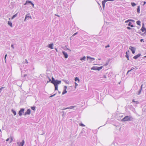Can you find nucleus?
<instances>
[{
  "label": "nucleus",
  "instance_id": "nucleus-1",
  "mask_svg": "<svg viewBox=\"0 0 146 146\" xmlns=\"http://www.w3.org/2000/svg\"><path fill=\"white\" fill-rule=\"evenodd\" d=\"M48 78L49 80V82H50L52 83L54 85L55 87V90H58V85L61 84V81L57 80H55L53 77H52V80L49 77H48Z\"/></svg>",
  "mask_w": 146,
  "mask_h": 146
},
{
  "label": "nucleus",
  "instance_id": "nucleus-2",
  "mask_svg": "<svg viewBox=\"0 0 146 146\" xmlns=\"http://www.w3.org/2000/svg\"><path fill=\"white\" fill-rule=\"evenodd\" d=\"M133 118L130 116H126L121 119L122 121H130L132 120Z\"/></svg>",
  "mask_w": 146,
  "mask_h": 146
},
{
  "label": "nucleus",
  "instance_id": "nucleus-3",
  "mask_svg": "<svg viewBox=\"0 0 146 146\" xmlns=\"http://www.w3.org/2000/svg\"><path fill=\"white\" fill-rule=\"evenodd\" d=\"M114 0H104L102 1V4L103 9L104 10L106 3L107 1H113Z\"/></svg>",
  "mask_w": 146,
  "mask_h": 146
},
{
  "label": "nucleus",
  "instance_id": "nucleus-4",
  "mask_svg": "<svg viewBox=\"0 0 146 146\" xmlns=\"http://www.w3.org/2000/svg\"><path fill=\"white\" fill-rule=\"evenodd\" d=\"M24 110L25 109L24 108H22L18 112V114L20 116H21L22 114L24 113Z\"/></svg>",
  "mask_w": 146,
  "mask_h": 146
},
{
  "label": "nucleus",
  "instance_id": "nucleus-5",
  "mask_svg": "<svg viewBox=\"0 0 146 146\" xmlns=\"http://www.w3.org/2000/svg\"><path fill=\"white\" fill-rule=\"evenodd\" d=\"M87 60H90L89 61V62H91L92 61L95 60V59L93 58H92L88 56H87Z\"/></svg>",
  "mask_w": 146,
  "mask_h": 146
},
{
  "label": "nucleus",
  "instance_id": "nucleus-6",
  "mask_svg": "<svg viewBox=\"0 0 146 146\" xmlns=\"http://www.w3.org/2000/svg\"><path fill=\"white\" fill-rule=\"evenodd\" d=\"M17 144L19 146H23L25 144V141L23 140L21 142H17Z\"/></svg>",
  "mask_w": 146,
  "mask_h": 146
},
{
  "label": "nucleus",
  "instance_id": "nucleus-7",
  "mask_svg": "<svg viewBox=\"0 0 146 146\" xmlns=\"http://www.w3.org/2000/svg\"><path fill=\"white\" fill-rule=\"evenodd\" d=\"M144 25L143 23L142 27L141 28V31H142V32H144V31H145L144 33V34H146V29L144 27Z\"/></svg>",
  "mask_w": 146,
  "mask_h": 146
},
{
  "label": "nucleus",
  "instance_id": "nucleus-8",
  "mask_svg": "<svg viewBox=\"0 0 146 146\" xmlns=\"http://www.w3.org/2000/svg\"><path fill=\"white\" fill-rule=\"evenodd\" d=\"M30 114L31 110L29 109H28L27 110L26 112L25 113L24 115H30Z\"/></svg>",
  "mask_w": 146,
  "mask_h": 146
},
{
  "label": "nucleus",
  "instance_id": "nucleus-9",
  "mask_svg": "<svg viewBox=\"0 0 146 146\" xmlns=\"http://www.w3.org/2000/svg\"><path fill=\"white\" fill-rule=\"evenodd\" d=\"M62 53L64 55L65 58H66L68 57V55L66 52L64 51H62Z\"/></svg>",
  "mask_w": 146,
  "mask_h": 146
},
{
  "label": "nucleus",
  "instance_id": "nucleus-10",
  "mask_svg": "<svg viewBox=\"0 0 146 146\" xmlns=\"http://www.w3.org/2000/svg\"><path fill=\"white\" fill-rule=\"evenodd\" d=\"M141 55V54L140 53L138 54L137 55L134 56L133 58L135 59H137Z\"/></svg>",
  "mask_w": 146,
  "mask_h": 146
},
{
  "label": "nucleus",
  "instance_id": "nucleus-11",
  "mask_svg": "<svg viewBox=\"0 0 146 146\" xmlns=\"http://www.w3.org/2000/svg\"><path fill=\"white\" fill-rule=\"evenodd\" d=\"M131 48L130 49V48H129L131 49V50L132 52V53L133 54H134L135 53V49L134 47H131Z\"/></svg>",
  "mask_w": 146,
  "mask_h": 146
},
{
  "label": "nucleus",
  "instance_id": "nucleus-12",
  "mask_svg": "<svg viewBox=\"0 0 146 146\" xmlns=\"http://www.w3.org/2000/svg\"><path fill=\"white\" fill-rule=\"evenodd\" d=\"M32 2L31 1L27 0L26 1V3H25L24 5H28L29 4H31L32 3Z\"/></svg>",
  "mask_w": 146,
  "mask_h": 146
},
{
  "label": "nucleus",
  "instance_id": "nucleus-13",
  "mask_svg": "<svg viewBox=\"0 0 146 146\" xmlns=\"http://www.w3.org/2000/svg\"><path fill=\"white\" fill-rule=\"evenodd\" d=\"M53 44L52 43L49 44L48 45V47L49 48H51V49H53Z\"/></svg>",
  "mask_w": 146,
  "mask_h": 146
},
{
  "label": "nucleus",
  "instance_id": "nucleus-14",
  "mask_svg": "<svg viewBox=\"0 0 146 146\" xmlns=\"http://www.w3.org/2000/svg\"><path fill=\"white\" fill-rule=\"evenodd\" d=\"M103 67L102 66L100 67H98L96 66V70H100Z\"/></svg>",
  "mask_w": 146,
  "mask_h": 146
},
{
  "label": "nucleus",
  "instance_id": "nucleus-15",
  "mask_svg": "<svg viewBox=\"0 0 146 146\" xmlns=\"http://www.w3.org/2000/svg\"><path fill=\"white\" fill-rule=\"evenodd\" d=\"M8 24L9 25L10 27H12V23L11 21H8Z\"/></svg>",
  "mask_w": 146,
  "mask_h": 146
},
{
  "label": "nucleus",
  "instance_id": "nucleus-16",
  "mask_svg": "<svg viewBox=\"0 0 146 146\" xmlns=\"http://www.w3.org/2000/svg\"><path fill=\"white\" fill-rule=\"evenodd\" d=\"M11 111L12 112V113H13L14 115H16L17 114V113L13 109L11 110Z\"/></svg>",
  "mask_w": 146,
  "mask_h": 146
},
{
  "label": "nucleus",
  "instance_id": "nucleus-17",
  "mask_svg": "<svg viewBox=\"0 0 146 146\" xmlns=\"http://www.w3.org/2000/svg\"><path fill=\"white\" fill-rule=\"evenodd\" d=\"M129 50H128V51H127L126 52V55H125V57H128V56H129V55H128V54H129Z\"/></svg>",
  "mask_w": 146,
  "mask_h": 146
},
{
  "label": "nucleus",
  "instance_id": "nucleus-18",
  "mask_svg": "<svg viewBox=\"0 0 146 146\" xmlns=\"http://www.w3.org/2000/svg\"><path fill=\"white\" fill-rule=\"evenodd\" d=\"M130 21H132L133 22H135V21L134 20H131V19H129V20H127L126 21H125V23H127Z\"/></svg>",
  "mask_w": 146,
  "mask_h": 146
},
{
  "label": "nucleus",
  "instance_id": "nucleus-19",
  "mask_svg": "<svg viewBox=\"0 0 146 146\" xmlns=\"http://www.w3.org/2000/svg\"><path fill=\"white\" fill-rule=\"evenodd\" d=\"M17 14L18 13H16L14 15H13L12 17V18H11V19H14L15 17H16L17 15Z\"/></svg>",
  "mask_w": 146,
  "mask_h": 146
},
{
  "label": "nucleus",
  "instance_id": "nucleus-20",
  "mask_svg": "<svg viewBox=\"0 0 146 146\" xmlns=\"http://www.w3.org/2000/svg\"><path fill=\"white\" fill-rule=\"evenodd\" d=\"M140 6H138L137 9V11L138 13H140Z\"/></svg>",
  "mask_w": 146,
  "mask_h": 146
},
{
  "label": "nucleus",
  "instance_id": "nucleus-21",
  "mask_svg": "<svg viewBox=\"0 0 146 146\" xmlns=\"http://www.w3.org/2000/svg\"><path fill=\"white\" fill-rule=\"evenodd\" d=\"M96 66H93L92 67L91 69V70H96Z\"/></svg>",
  "mask_w": 146,
  "mask_h": 146
},
{
  "label": "nucleus",
  "instance_id": "nucleus-22",
  "mask_svg": "<svg viewBox=\"0 0 146 146\" xmlns=\"http://www.w3.org/2000/svg\"><path fill=\"white\" fill-rule=\"evenodd\" d=\"M136 23L137 25H141V21H137L136 22Z\"/></svg>",
  "mask_w": 146,
  "mask_h": 146
},
{
  "label": "nucleus",
  "instance_id": "nucleus-23",
  "mask_svg": "<svg viewBox=\"0 0 146 146\" xmlns=\"http://www.w3.org/2000/svg\"><path fill=\"white\" fill-rule=\"evenodd\" d=\"M86 57L85 56H84L83 57L81 58L80 60H85L86 59Z\"/></svg>",
  "mask_w": 146,
  "mask_h": 146
},
{
  "label": "nucleus",
  "instance_id": "nucleus-24",
  "mask_svg": "<svg viewBox=\"0 0 146 146\" xmlns=\"http://www.w3.org/2000/svg\"><path fill=\"white\" fill-rule=\"evenodd\" d=\"M67 92V91H66V90H64L63 91V92H62V94L64 95V94L66 93Z\"/></svg>",
  "mask_w": 146,
  "mask_h": 146
},
{
  "label": "nucleus",
  "instance_id": "nucleus-25",
  "mask_svg": "<svg viewBox=\"0 0 146 146\" xmlns=\"http://www.w3.org/2000/svg\"><path fill=\"white\" fill-rule=\"evenodd\" d=\"M76 107L75 106H70V107H68V109H72L74 107Z\"/></svg>",
  "mask_w": 146,
  "mask_h": 146
},
{
  "label": "nucleus",
  "instance_id": "nucleus-26",
  "mask_svg": "<svg viewBox=\"0 0 146 146\" xmlns=\"http://www.w3.org/2000/svg\"><path fill=\"white\" fill-rule=\"evenodd\" d=\"M131 4L132 6L133 7H134L136 5V4L134 3H131Z\"/></svg>",
  "mask_w": 146,
  "mask_h": 146
},
{
  "label": "nucleus",
  "instance_id": "nucleus-27",
  "mask_svg": "<svg viewBox=\"0 0 146 146\" xmlns=\"http://www.w3.org/2000/svg\"><path fill=\"white\" fill-rule=\"evenodd\" d=\"M74 80L76 82L77 81H79V80L78 77H76L75 78Z\"/></svg>",
  "mask_w": 146,
  "mask_h": 146
},
{
  "label": "nucleus",
  "instance_id": "nucleus-28",
  "mask_svg": "<svg viewBox=\"0 0 146 146\" xmlns=\"http://www.w3.org/2000/svg\"><path fill=\"white\" fill-rule=\"evenodd\" d=\"M36 108V107L35 106H33V107H31V109H32V110L35 111V109Z\"/></svg>",
  "mask_w": 146,
  "mask_h": 146
},
{
  "label": "nucleus",
  "instance_id": "nucleus-29",
  "mask_svg": "<svg viewBox=\"0 0 146 146\" xmlns=\"http://www.w3.org/2000/svg\"><path fill=\"white\" fill-rule=\"evenodd\" d=\"M142 90L140 89L138 92V95H139L141 92Z\"/></svg>",
  "mask_w": 146,
  "mask_h": 146
},
{
  "label": "nucleus",
  "instance_id": "nucleus-30",
  "mask_svg": "<svg viewBox=\"0 0 146 146\" xmlns=\"http://www.w3.org/2000/svg\"><path fill=\"white\" fill-rule=\"evenodd\" d=\"M127 28L128 29V30H130V29H132V30H135L134 29H132L130 27H127Z\"/></svg>",
  "mask_w": 146,
  "mask_h": 146
},
{
  "label": "nucleus",
  "instance_id": "nucleus-31",
  "mask_svg": "<svg viewBox=\"0 0 146 146\" xmlns=\"http://www.w3.org/2000/svg\"><path fill=\"white\" fill-rule=\"evenodd\" d=\"M27 17H30V18H31V17H29V16H27V15H26L25 17V19H24V21H26V19Z\"/></svg>",
  "mask_w": 146,
  "mask_h": 146
},
{
  "label": "nucleus",
  "instance_id": "nucleus-32",
  "mask_svg": "<svg viewBox=\"0 0 146 146\" xmlns=\"http://www.w3.org/2000/svg\"><path fill=\"white\" fill-rule=\"evenodd\" d=\"M80 125L81 126H85V125L82 123L80 124Z\"/></svg>",
  "mask_w": 146,
  "mask_h": 146
},
{
  "label": "nucleus",
  "instance_id": "nucleus-33",
  "mask_svg": "<svg viewBox=\"0 0 146 146\" xmlns=\"http://www.w3.org/2000/svg\"><path fill=\"white\" fill-rule=\"evenodd\" d=\"M56 94H54V95H51V96H50L49 97H50H50H53V96H55L56 95Z\"/></svg>",
  "mask_w": 146,
  "mask_h": 146
},
{
  "label": "nucleus",
  "instance_id": "nucleus-34",
  "mask_svg": "<svg viewBox=\"0 0 146 146\" xmlns=\"http://www.w3.org/2000/svg\"><path fill=\"white\" fill-rule=\"evenodd\" d=\"M131 22H129V23H128V25L129 26H131Z\"/></svg>",
  "mask_w": 146,
  "mask_h": 146
},
{
  "label": "nucleus",
  "instance_id": "nucleus-35",
  "mask_svg": "<svg viewBox=\"0 0 146 146\" xmlns=\"http://www.w3.org/2000/svg\"><path fill=\"white\" fill-rule=\"evenodd\" d=\"M75 88H76V86H77L78 85V84L76 82H75Z\"/></svg>",
  "mask_w": 146,
  "mask_h": 146
},
{
  "label": "nucleus",
  "instance_id": "nucleus-36",
  "mask_svg": "<svg viewBox=\"0 0 146 146\" xmlns=\"http://www.w3.org/2000/svg\"><path fill=\"white\" fill-rule=\"evenodd\" d=\"M67 109H68V107L66 108H63L62 109V110H66Z\"/></svg>",
  "mask_w": 146,
  "mask_h": 146
},
{
  "label": "nucleus",
  "instance_id": "nucleus-37",
  "mask_svg": "<svg viewBox=\"0 0 146 146\" xmlns=\"http://www.w3.org/2000/svg\"><path fill=\"white\" fill-rule=\"evenodd\" d=\"M67 88V86H65L64 87V90H66Z\"/></svg>",
  "mask_w": 146,
  "mask_h": 146
},
{
  "label": "nucleus",
  "instance_id": "nucleus-38",
  "mask_svg": "<svg viewBox=\"0 0 146 146\" xmlns=\"http://www.w3.org/2000/svg\"><path fill=\"white\" fill-rule=\"evenodd\" d=\"M11 47L13 49L14 48V47L13 46V44H12L11 45Z\"/></svg>",
  "mask_w": 146,
  "mask_h": 146
},
{
  "label": "nucleus",
  "instance_id": "nucleus-39",
  "mask_svg": "<svg viewBox=\"0 0 146 146\" xmlns=\"http://www.w3.org/2000/svg\"><path fill=\"white\" fill-rule=\"evenodd\" d=\"M134 69H135V68H134V67H132L131 68V69L130 70H131H131H133Z\"/></svg>",
  "mask_w": 146,
  "mask_h": 146
},
{
  "label": "nucleus",
  "instance_id": "nucleus-40",
  "mask_svg": "<svg viewBox=\"0 0 146 146\" xmlns=\"http://www.w3.org/2000/svg\"><path fill=\"white\" fill-rule=\"evenodd\" d=\"M110 46V45H108L107 46H106L105 48H108V47H109Z\"/></svg>",
  "mask_w": 146,
  "mask_h": 146
},
{
  "label": "nucleus",
  "instance_id": "nucleus-41",
  "mask_svg": "<svg viewBox=\"0 0 146 146\" xmlns=\"http://www.w3.org/2000/svg\"><path fill=\"white\" fill-rule=\"evenodd\" d=\"M31 4L32 5V6L33 7H34V4L32 2V3H31Z\"/></svg>",
  "mask_w": 146,
  "mask_h": 146
},
{
  "label": "nucleus",
  "instance_id": "nucleus-42",
  "mask_svg": "<svg viewBox=\"0 0 146 146\" xmlns=\"http://www.w3.org/2000/svg\"><path fill=\"white\" fill-rule=\"evenodd\" d=\"M77 34V32L76 33H74L73 35V36H74L76 35Z\"/></svg>",
  "mask_w": 146,
  "mask_h": 146
},
{
  "label": "nucleus",
  "instance_id": "nucleus-43",
  "mask_svg": "<svg viewBox=\"0 0 146 146\" xmlns=\"http://www.w3.org/2000/svg\"><path fill=\"white\" fill-rule=\"evenodd\" d=\"M142 2L143 3V5H145V3H146V2L145 1H142Z\"/></svg>",
  "mask_w": 146,
  "mask_h": 146
},
{
  "label": "nucleus",
  "instance_id": "nucleus-44",
  "mask_svg": "<svg viewBox=\"0 0 146 146\" xmlns=\"http://www.w3.org/2000/svg\"><path fill=\"white\" fill-rule=\"evenodd\" d=\"M143 85V84H142L141 85V87H140V89L142 90Z\"/></svg>",
  "mask_w": 146,
  "mask_h": 146
},
{
  "label": "nucleus",
  "instance_id": "nucleus-45",
  "mask_svg": "<svg viewBox=\"0 0 146 146\" xmlns=\"http://www.w3.org/2000/svg\"><path fill=\"white\" fill-rule=\"evenodd\" d=\"M7 54H6L5 55V60L6 58V57L7 56Z\"/></svg>",
  "mask_w": 146,
  "mask_h": 146
},
{
  "label": "nucleus",
  "instance_id": "nucleus-46",
  "mask_svg": "<svg viewBox=\"0 0 146 146\" xmlns=\"http://www.w3.org/2000/svg\"><path fill=\"white\" fill-rule=\"evenodd\" d=\"M3 88V87H1L0 88V93H1V90H2Z\"/></svg>",
  "mask_w": 146,
  "mask_h": 146
},
{
  "label": "nucleus",
  "instance_id": "nucleus-47",
  "mask_svg": "<svg viewBox=\"0 0 146 146\" xmlns=\"http://www.w3.org/2000/svg\"><path fill=\"white\" fill-rule=\"evenodd\" d=\"M130 26L132 27H134L133 25H131Z\"/></svg>",
  "mask_w": 146,
  "mask_h": 146
},
{
  "label": "nucleus",
  "instance_id": "nucleus-48",
  "mask_svg": "<svg viewBox=\"0 0 146 146\" xmlns=\"http://www.w3.org/2000/svg\"><path fill=\"white\" fill-rule=\"evenodd\" d=\"M140 41L141 42H142V41L144 42V41L143 40V39H141L140 40Z\"/></svg>",
  "mask_w": 146,
  "mask_h": 146
},
{
  "label": "nucleus",
  "instance_id": "nucleus-49",
  "mask_svg": "<svg viewBox=\"0 0 146 146\" xmlns=\"http://www.w3.org/2000/svg\"><path fill=\"white\" fill-rule=\"evenodd\" d=\"M25 61L27 63H28V61H27V59H25Z\"/></svg>",
  "mask_w": 146,
  "mask_h": 146
},
{
  "label": "nucleus",
  "instance_id": "nucleus-50",
  "mask_svg": "<svg viewBox=\"0 0 146 146\" xmlns=\"http://www.w3.org/2000/svg\"><path fill=\"white\" fill-rule=\"evenodd\" d=\"M130 71H131L130 70H128V71H127V74H128L129 73V72H130Z\"/></svg>",
  "mask_w": 146,
  "mask_h": 146
},
{
  "label": "nucleus",
  "instance_id": "nucleus-51",
  "mask_svg": "<svg viewBox=\"0 0 146 146\" xmlns=\"http://www.w3.org/2000/svg\"><path fill=\"white\" fill-rule=\"evenodd\" d=\"M135 102H136V104H137L139 103V102L138 101H135Z\"/></svg>",
  "mask_w": 146,
  "mask_h": 146
},
{
  "label": "nucleus",
  "instance_id": "nucleus-52",
  "mask_svg": "<svg viewBox=\"0 0 146 146\" xmlns=\"http://www.w3.org/2000/svg\"><path fill=\"white\" fill-rule=\"evenodd\" d=\"M133 102H135V100L133 99L132 100Z\"/></svg>",
  "mask_w": 146,
  "mask_h": 146
},
{
  "label": "nucleus",
  "instance_id": "nucleus-53",
  "mask_svg": "<svg viewBox=\"0 0 146 146\" xmlns=\"http://www.w3.org/2000/svg\"><path fill=\"white\" fill-rule=\"evenodd\" d=\"M133 111H134V112H135V109H134V108H133Z\"/></svg>",
  "mask_w": 146,
  "mask_h": 146
},
{
  "label": "nucleus",
  "instance_id": "nucleus-54",
  "mask_svg": "<svg viewBox=\"0 0 146 146\" xmlns=\"http://www.w3.org/2000/svg\"><path fill=\"white\" fill-rule=\"evenodd\" d=\"M108 65V63H106L105 65V66H107Z\"/></svg>",
  "mask_w": 146,
  "mask_h": 146
},
{
  "label": "nucleus",
  "instance_id": "nucleus-55",
  "mask_svg": "<svg viewBox=\"0 0 146 146\" xmlns=\"http://www.w3.org/2000/svg\"><path fill=\"white\" fill-rule=\"evenodd\" d=\"M126 58H127V59L128 60H129V56H128V57H126Z\"/></svg>",
  "mask_w": 146,
  "mask_h": 146
},
{
  "label": "nucleus",
  "instance_id": "nucleus-56",
  "mask_svg": "<svg viewBox=\"0 0 146 146\" xmlns=\"http://www.w3.org/2000/svg\"><path fill=\"white\" fill-rule=\"evenodd\" d=\"M9 140V138H8L7 140H6V141H8Z\"/></svg>",
  "mask_w": 146,
  "mask_h": 146
},
{
  "label": "nucleus",
  "instance_id": "nucleus-57",
  "mask_svg": "<svg viewBox=\"0 0 146 146\" xmlns=\"http://www.w3.org/2000/svg\"><path fill=\"white\" fill-rule=\"evenodd\" d=\"M12 140H13V139L11 138V141L10 142V143H11V142H12Z\"/></svg>",
  "mask_w": 146,
  "mask_h": 146
},
{
  "label": "nucleus",
  "instance_id": "nucleus-58",
  "mask_svg": "<svg viewBox=\"0 0 146 146\" xmlns=\"http://www.w3.org/2000/svg\"><path fill=\"white\" fill-rule=\"evenodd\" d=\"M104 77L105 78H106V76H104Z\"/></svg>",
  "mask_w": 146,
  "mask_h": 146
},
{
  "label": "nucleus",
  "instance_id": "nucleus-59",
  "mask_svg": "<svg viewBox=\"0 0 146 146\" xmlns=\"http://www.w3.org/2000/svg\"><path fill=\"white\" fill-rule=\"evenodd\" d=\"M55 50H56V51L58 52L57 49L56 48H55Z\"/></svg>",
  "mask_w": 146,
  "mask_h": 146
},
{
  "label": "nucleus",
  "instance_id": "nucleus-60",
  "mask_svg": "<svg viewBox=\"0 0 146 146\" xmlns=\"http://www.w3.org/2000/svg\"><path fill=\"white\" fill-rule=\"evenodd\" d=\"M144 58H146V55L144 57Z\"/></svg>",
  "mask_w": 146,
  "mask_h": 146
},
{
  "label": "nucleus",
  "instance_id": "nucleus-61",
  "mask_svg": "<svg viewBox=\"0 0 146 146\" xmlns=\"http://www.w3.org/2000/svg\"><path fill=\"white\" fill-rule=\"evenodd\" d=\"M49 82V81H48L47 82V83H48V82Z\"/></svg>",
  "mask_w": 146,
  "mask_h": 146
},
{
  "label": "nucleus",
  "instance_id": "nucleus-62",
  "mask_svg": "<svg viewBox=\"0 0 146 146\" xmlns=\"http://www.w3.org/2000/svg\"><path fill=\"white\" fill-rule=\"evenodd\" d=\"M1 129H0V132H1Z\"/></svg>",
  "mask_w": 146,
  "mask_h": 146
},
{
  "label": "nucleus",
  "instance_id": "nucleus-63",
  "mask_svg": "<svg viewBox=\"0 0 146 146\" xmlns=\"http://www.w3.org/2000/svg\"><path fill=\"white\" fill-rule=\"evenodd\" d=\"M59 92V93H60V92Z\"/></svg>",
  "mask_w": 146,
  "mask_h": 146
},
{
  "label": "nucleus",
  "instance_id": "nucleus-64",
  "mask_svg": "<svg viewBox=\"0 0 146 146\" xmlns=\"http://www.w3.org/2000/svg\"><path fill=\"white\" fill-rule=\"evenodd\" d=\"M25 76H26L25 75L24 76L25 77Z\"/></svg>",
  "mask_w": 146,
  "mask_h": 146
}]
</instances>
